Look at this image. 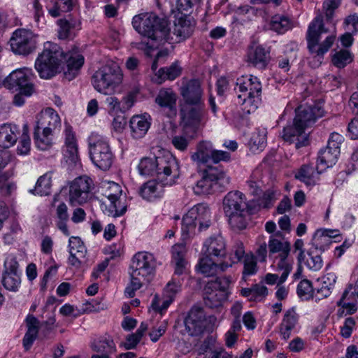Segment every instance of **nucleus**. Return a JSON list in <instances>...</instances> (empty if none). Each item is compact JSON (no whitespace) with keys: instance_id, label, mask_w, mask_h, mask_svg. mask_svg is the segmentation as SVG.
<instances>
[{"instance_id":"obj_35","label":"nucleus","mask_w":358,"mask_h":358,"mask_svg":"<svg viewBox=\"0 0 358 358\" xmlns=\"http://www.w3.org/2000/svg\"><path fill=\"white\" fill-rule=\"evenodd\" d=\"M18 128L16 125L3 124L0 126V146L8 148L17 141Z\"/></svg>"},{"instance_id":"obj_4","label":"nucleus","mask_w":358,"mask_h":358,"mask_svg":"<svg viewBox=\"0 0 358 358\" xmlns=\"http://www.w3.org/2000/svg\"><path fill=\"white\" fill-rule=\"evenodd\" d=\"M156 261L152 254L147 252H137L132 258L130 266L131 281L125 289V294L133 297L135 292L151 280L155 274Z\"/></svg>"},{"instance_id":"obj_31","label":"nucleus","mask_w":358,"mask_h":358,"mask_svg":"<svg viewBox=\"0 0 358 358\" xmlns=\"http://www.w3.org/2000/svg\"><path fill=\"white\" fill-rule=\"evenodd\" d=\"M200 172L205 175V177L210 180L216 186L224 187L230 182V179L227 176L224 170L217 166H206Z\"/></svg>"},{"instance_id":"obj_14","label":"nucleus","mask_w":358,"mask_h":358,"mask_svg":"<svg viewBox=\"0 0 358 358\" xmlns=\"http://www.w3.org/2000/svg\"><path fill=\"white\" fill-rule=\"evenodd\" d=\"M194 24L190 20L185 17H180L174 22L172 29L164 28V31H159L162 35V44L165 43H179L189 37L194 31Z\"/></svg>"},{"instance_id":"obj_29","label":"nucleus","mask_w":358,"mask_h":358,"mask_svg":"<svg viewBox=\"0 0 358 358\" xmlns=\"http://www.w3.org/2000/svg\"><path fill=\"white\" fill-rule=\"evenodd\" d=\"M289 253L278 255L273 257V261L271 266L275 271H282L278 284H282L287 280L292 269L293 260L289 257Z\"/></svg>"},{"instance_id":"obj_39","label":"nucleus","mask_w":358,"mask_h":358,"mask_svg":"<svg viewBox=\"0 0 358 358\" xmlns=\"http://www.w3.org/2000/svg\"><path fill=\"white\" fill-rule=\"evenodd\" d=\"M53 133L34 127V141L36 147L41 150H47L52 145Z\"/></svg>"},{"instance_id":"obj_16","label":"nucleus","mask_w":358,"mask_h":358,"mask_svg":"<svg viewBox=\"0 0 358 358\" xmlns=\"http://www.w3.org/2000/svg\"><path fill=\"white\" fill-rule=\"evenodd\" d=\"M36 43L34 34L23 29H17L10 39V48L17 55L30 54L35 50Z\"/></svg>"},{"instance_id":"obj_28","label":"nucleus","mask_w":358,"mask_h":358,"mask_svg":"<svg viewBox=\"0 0 358 358\" xmlns=\"http://www.w3.org/2000/svg\"><path fill=\"white\" fill-rule=\"evenodd\" d=\"M299 320V316L294 308L287 310L279 326V333L284 340L290 338L292 331L295 329Z\"/></svg>"},{"instance_id":"obj_40","label":"nucleus","mask_w":358,"mask_h":358,"mask_svg":"<svg viewBox=\"0 0 358 358\" xmlns=\"http://www.w3.org/2000/svg\"><path fill=\"white\" fill-rule=\"evenodd\" d=\"M292 27L291 20L285 15L276 14L271 17L269 28L278 34H284Z\"/></svg>"},{"instance_id":"obj_12","label":"nucleus","mask_w":358,"mask_h":358,"mask_svg":"<svg viewBox=\"0 0 358 358\" xmlns=\"http://www.w3.org/2000/svg\"><path fill=\"white\" fill-rule=\"evenodd\" d=\"M231 282L230 276L216 278L208 282L204 288L203 301L206 306L217 308L222 306L229 296L228 289Z\"/></svg>"},{"instance_id":"obj_8","label":"nucleus","mask_w":358,"mask_h":358,"mask_svg":"<svg viewBox=\"0 0 358 358\" xmlns=\"http://www.w3.org/2000/svg\"><path fill=\"white\" fill-rule=\"evenodd\" d=\"M90 157L93 164L101 170L111 166L114 155L106 137L92 132L88 138Z\"/></svg>"},{"instance_id":"obj_21","label":"nucleus","mask_w":358,"mask_h":358,"mask_svg":"<svg viewBox=\"0 0 358 358\" xmlns=\"http://www.w3.org/2000/svg\"><path fill=\"white\" fill-rule=\"evenodd\" d=\"M180 287L181 285L179 280L177 281L173 278L167 283L164 289V298L162 304H160V299L158 296L155 295L151 303L152 308L162 314L173 301L176 294L180 291Z\"/></svg>"},{"instance_id":"obj_30","label":"nucleus","mask_w":358,"mask_h":358,"mask_svg":"<svg viewBox=\"0 0 358 358\" xmlns=\"http://www.w3.org/2000/svg\"><path fill=\"white\" fill-rule=\"evenodd\" d=\"M340 154V150L336 147H329L321 150L317 160V169L324 171L329 167H331L336 164L338 157Z\"/></svg>"},{"instance_id":"obj_19","label":"nucleus","mask_w":358,"mask_h":358,"mask_svg":"<svg viewBox=\"0 0 358 358\" xmlns=\"http://www.w3.org/2000/svg\"><path fill=\"white\" fill-rule=\"evenodd\" d=\"M185 330L190 336L200 335L205 329L206 320L203 308L194 306L185 319Z\"/></svg>"},{"instance_id":"obj_62","label":"nucleus","mask_w":358,"mask_h":358,"mask_svg":"<svg viewBox=\"0 0 358 358\" xmlns=\"http://www.w3.org/2000/svg\"><path fill=\"white\" fill-rule=\"evenodd\" d=\"M252 301H261L267 296L268 289L264 285L256 284L252 287Z\"/></svg>"},{"instance_id":"obj_24","label":"nucleus","mask_w":358,"mask_h":358,"mask_svg":"<svg viewBox=\"0 0 358 358\" xmlns=\"http://www.w3.org/2000/svg\"><path fill=\"white\" fill-rule=\"evenodd\" d=\"M202 252L211 257H224L226 255V243L220 236H211L203 243Z\"/></svg>"},{"instance_id":"obj_60","label":"nucleus","mask_w":358,"mask_h":358,"mask_svg":"<svg viewBox=\"0 0 358 358\" xmlns=\"http://www.w3.org/2000/svg\"><path fill=\"white\" fill-rule=\"evenodd\" d=\"M341 0H325L323 3V10H324L327 21L331 20L335 10L340 5Z\"/></svg>"},{"instance_id":"obj_52","label":"nucleus","mask_w":358,"mask_h":358,"mask_svg":"<svg viewBox=\"0 0 358 358\" xmlns=\"http://www.w3.org/2000/svg\"><path fill=\"white\" fill-rule=\"evenodd\" d=\"M29 126L24 124L22 134L17 146V153L20 155H27L30 150V138L29 136Z\"/></svg>"},{"instance_id":"obj_44","label":"nucleus","mask_w":358,"mask_h":358,"mask_svg":"<svg viewBox=\"0 0 358 358\" xmlns=\"http://www.w3.org/2000/svg\"><path fill=\"white\" fill-rule=\"evenodd\" d=\"M199 272L208 277L215 275L218 271V264L215 263L211 257L204 255L200 259L197 265Z\"/></svg>"},{"instance_id":"obj_54","label":"nucleus","mask_w":358,"mask_h":358,"mask_svg":"<svg viewBox=\"0 0 358 358\" xmlns=\"http://www.w3.org/2000/svg\"><path fill=\"white\" fill-rule=\"evenodd\" d=\"M266 144V132L264 130L254 133L250 138V145L252 149L262 150Z\"/></svg>"},{"instance_id":"obj_11","label":"nucleus","mask_w":358,"mask_h":358,"mask_svg":"<svg viewBox=\"0 0 358 358\" xmlns=\"http://www.w3.org/2000/svg\"><path fill=\"white\" fill-rule=\"evenodd\" d=\"M180 124L186 133L196 134L208 120L205 105H184L180 110Z\"/></svg>"},{"instance_id":"obj_1","label":"nucleus","mask_w":358,"mask_h":358,"mask_svg":"<svg viewBox=\"0 0 358 358\" xmlns=\"http://www.w3.org/2000/svg\"><path fill=\"white\" fill-rule=\"evenodd\" d=\"M64 62L66 63V68L64 69V77L70 81L78 74L84 64V57L79 54L65 55L57 44L47 42L36 59L35 69L41 78L50 79L60 72Z\"/></svg>"},{"instance_id":"obj_63","label":"nucleus","mask_w":358,"mask_h":358,"mask_svg":"<svg viewBox=\"0 0 358 358\" xmlns=\"http://www.w3.org/2000/svg\"><path fill=\"white\" fill-rule=\"evenodd\" d=\"M355 325L356 322L353 317L346 318L343 326L341 329V334L342 336L345 338H350Z\"/></svg>"},{"instance_id":"obj_51","label":"nucleus","mask_w":358,"mask_h":358,"mask_svg":"<svg viewBox=\"0 0 358 358\" xmlns=\"http://www.w3.org/2000/svg\"><path fill=\"white\" fill-rule=\"evenodd\" d=\"M69 252L71 255H79L80 257H85L87 250L79 237L72 236L69 241Z\"/></svg>"},{"instance_id":"obj_9","label":"nucleus","mask_w":358,"mask_h":358,"mask_svg":"<svg viewBox=\"0 0 358 358\" xmlns=\"http://www.w3.org/2000/svg\"><path fill=\"white\" fill-rule=\"evenodd\" d=\"M122 81V71L116 64L101 66L95 71L92 78V83L94 89L104 94L113 92Z\"/></svg>"},{"instance_id":"obj_7","label":"nucleus","mask_w":358,"mask_h":358,"mask_svg":"<svg viewBox=\"0 0 358 358\" xmlns=\"http://www.w3.org/2000/svg\"><path fill=\"white\" fill-rule=\"evenodd\" d=\"M237 94V102L243 106L247 113L255 111L260 101L262 85L257 77L245 76L237 78L234 88Z\"/></svg>"},{"instance_id":"obj_23","label":"nucleus","mask_w":358,"mask_h":358,"mask_svg":"<svg viewBox=\"0 0 358 358\" xmlns=\"http://www.w3.org/2000/svg\"><path fill=\"white\" fill-rule=\"evenodd\" d=\"M34 127L54 133L61 127V119L54 109L47 108L36 116Z\"/></svg>"},{"instance_id":"obj_26","label":"nucleus","mask_w":358,"mask_h":358,"mask_svg":"<svg viewBox=\"0 0 358 358\" xmlns=\"http://www.w3.org/2000/svg\"><path fill=\"white\" fill-rule=\"evenodd\" d=\"M248 58V62L254 66L262 69L268 65L270 55L262 45H252L249 48Z\"/></svg>"},{"instance_id":"obj_18","label":"nucleus","mask_w":358,"mask_h":358,"mask_svg":"<svg viewBox=\"0 0 358 358\" xmlns=\"http://www.w3.org/2000/svg\"><path fill=\"white\" fill-rule=\"evenodd\" d=\"M108 199V203H106V208L113 217L122 215L127 210L125 205L122 203V190L120 186L114 182H110L108 189L105 194Z\"/></svg>"},{"instance_id":"obj_58","label":"nucleus","mask_w":358,"mask_h":358,"mask_svg":"<svg viewBox=\"0 0 358 358\" xmlns=\"http://www.w3.org/2000/svg\"><path fill=\"white\" fill-rule=\"evenodd\" d=\"M313 287L310 280H301L297 287V294L302 299L307 300L312 296Z\"/></svg>"},{"instance_id":"obj_15","label":"nucleus","mask_w":358,"mask_h":358,"mask_svg":"<svg viewBox=\"0 0 358 358\" xmlns=\"http://www.w3.org/2000/svg\"><path fill=\"white\" fill-rule=\"evenodd\" d=\"M92 186V180L87 176L75 178L69 186V201L70 204L78 206L86 203L90 198Z\"/></svg>"},{"instance_id":"obj_25","label":"nucleus","mask_w":358,"mask_h":358,"mask_svg":"<svg viewBox=\"0 0 358 358\" xmlns=\"http://www.w3.org/2000/svg\"><path fill=\"white\" fill-rule=\"evenodd\" d=\"M150 124V115L144 113L143 115H134L129 121L132 137L136 139L143 138L148 132Z\"/></svg>"},{"instance_id":"obj_2","label":"nucleus","mask_w":358,"mask_h":358,"mask_svg":"<svg viewBox=\"0 0 358 358\" xmlns=\"http://www.w3.org/2000/svg\"><path fill=\"white\" fill-rule=\"evenodd\" d=\"M134 28L141 34L148 38L136 44L138 49L143 50L148 56H152V51L159 45H162V35L159 31H164L168 25V22L164 18H159L152 13H145L135 15L133 17Z\"/></svg>"},{"instance_id":"obj_37","label":"nucleus","mask_w":358,"mask_h":358,"mask_svg":"<svg viewBox=\"0 0 358 358\" xmlns=\"http://www.w3.org/2000/svg\"><path fill=\"white\" fill-rule=\"evenodd\" d=\"M58 37L60 39L72 38L76 36L75 31L80 29V23L78 20L59 19L57 20Z\"/></svg>"},{"instance_id":"obj_64","label":"nucleus","mask_w":358,"mask_h":358,"mask_svg":"<svg viewBox=\"0 0 358 358\" xmlns=\"http://www.w3.org/2000/svg\"><path fill=\"white\" fill-rule=\"evenodd\" d=\"M106 103L109 108V113L111 115H117L122 113L121 103L115 96H108L106 99Z\"/></svg>"},{"instance_id":"obj_56","label":"nucleus","mask_w":358,"mask_h":358,"mask_svg":"<svg viewBox=\"0 0 358 358\" xmlns=\"http://www.w3.org/2000/svg\"><path fill=\"white\" fill-rule=\"evenodd\" d=\"M352 61L350 52L345 50L336 52L332 57V62L334 66L338 68H343Z\"/></svg>"},{"instance_id":"obj_57","label":"nucleus","mask_w":358,"mask_h":358,"mask_svg":"<svg viewBox=\"0 0 358 358\" xmlns=\"http://www.w3.org/2000/svg\"><path fill=\"white\" fill-rule=\"evenodd\" d=\"M280 195V192L275 189H268L260 199L259 206L264 208H268L273 206L274 201Z\"/></svg>"},{"instance_id":"obj_43","label":"nucleus","mask_w":358,"mask_h":358,"mask_svg":"<svg viewBox=\"0 0 358 358\" xmlns=\"http://www.w3.org/2000/svg\"><path fill=\"white\" fill-rule=\"evenodd\" d=\"M269 257H275L274 255H284L290 252V244L289 242L278 239L275 236H271L268 243Z\"/></svg>"},{"instance_id":"obj_20","label":"nucleus","mask_w":358,"mask_h":358,"mask_svg":"<svg viewBox=\"0 0 358 358\" xmlns=\"http://www.w3.org/2000/svg\"><path fill=\"white\" fill-rule=\"evenodd\" d=\"M295 123H299L303 129L311 127L317 118L323 116L324 110L318 105L300 106L296 110Z\"/></svg>"},{"instance_id":"obj_3","label":"nucleus","mask_w":358,"mask_h":358,"mask_svg":"<svg viewBox=\"0 0 358 358\" xmlns=\"http://www.w3.org/2000/svg\"><path fill=\"white\" fill-rule=\"evenodd\" d=\"M138 170L142 176H156L157 180L165 185L175 184L179 177L178 162L170 155L143 157L138 165Z\"/></svg>"},{"instance_id":"obj_48","label":"nucleus","mask_w":358,"mask_h":358,"mask_svg":"<svg viewBox=\"0 0 358 358\" xmlns=\"http://www.w3.org/2000/svg\"><path fill=\"white\" fill-rule=\"evenodd\" d=\"M181 68L176 63L169 67L161 68L157 76L160 79V83L166 79L173 80L180 75Z\"/></svg>"},{"instance_id":"obj_27","label":"nucleus","mask_w":358,"mask_h":358,"mask_svg":"<svg viewBox=\"0 0 358 358\" xmlns=\"http://www.w3.org/2000/svg\"><path fill=\"white\" fill-rule=\"evenodd\" d=\"M171 185L163 184V182H161L156 178L143 184L139 189V194L143 199L148 201H153L162 196L164 187Z\"/></svg>"},{"instance_id":"obj_53","label":"nucleus","mask_w":358,"mask_h":358,"mask_svg":"<svg viewBox=\"0 0 358 358\" xmlns=\"http://www.w3.org/2000/svg\"><path fill=\"white\" fill-rule=\"evenodd\" d=\"M257 271V265L255 256L252 254H246L243 259V277L254 275Z\"/></svg>"},{"instance_id":"obj_13","label":"nucleus","mask_w":358,"mask_h":358,"mask_svg":"<svg viewBox=\"0 0 358 358\" xmlns=\"http://www.w3.org/2000/svg\"><path fill=\"white\" fill-rule=\"evenodd\" d=\"M34 74L32 69L24 67L13 71L6 78L4 85L10 90L17 87L20 93L30 96L34 91L33 79Z\"/></svg>"},{"instance_id":"obj_34","label":"nucleus","mask_w":358,"mask_h":358,"mask_svg":"<svg viewBox=\"0 0 358 358\" xmlns=\"http://www.w3.org/2000/svg\"><path fill=\"white\" fill-rule=\"evenodd\" d=\"M27 331L23 338V346L26 350H29L36 340L38 330L39 321L33 315H28L26 319Z\"/></svg>"},{"instance_id":"obj_47","label":"nucleus","mask_w":358,"mask_h":358,"mask_svg":"<svg viewBox=\"0 0 358 358\" xmlns=\"http://www.w3.org/2000/svg\"><path fill=\"white\" fill-rule=\"evenodd\" d=\"M2 284L9 291L16 292L21 283L19 272L3 273Z\"/></svg>"},{"instance_id":"obj_50","label":"nucleus","mask_w":358,"mask_h":358,"mask_svg":"<svg viewBox=\"0 0 358 358\" xmlns=\"http://www.w3.org/2000/svg\"><path fill=\"white\" fill-rule=\"evenodd\" d=\"M184 134L180 135H176L172 138L171 142L173 146L180 150L185 151L189 142L196 136V134H192L190 133H186L183 130Z\"/></svg>"},{"instance_id":"obj_38","label":"nucleus","mask_w":358,"mask_h":358,"mask_svg":"<svg viewBox=\"0 0 358 358\" xmlns=\"http://www.w3.org/2000/svg\"><path fill=\"white\" fill-rule=\"evenodd\" d=\"M155 102L162 108H168L173 113H176V94L171 89L161 90Z\"/></svg>"},{"instance_id":"obj_42","label":"nucleus","mask_w":358,"mask_h":358,"mask_svg":"<svg viewBox=\"0 0 358 358\" xmlns=\"http://www.w3.org/2000/svg\"><path fill=\"white\" fill-rule=\"evenodd\" d=\"M336 279L337 277L334 273H328L318 279L319 287L317 288V293L322 297L326 298L329 296L335 286Z\"/></svg>"},{"instance_id":"obj_55","label":"nucleus","mask_w":358,"mask_h":358,"mask_svg":"<svg viewBox=\"0 0 358 358\" xmlns=\"http://www.w3.org/2000/svg\"><path fill=\"white\" fill-rule=\"evenodd\" d=\"M339 236L338 230L324 229L322 231H317L314 236V242L329 243L331 238H336Z\"/></svg>"},{"instance_id":"obj_6","label":"nucleus","mask_w":358,"mask_h":358,"mask_svg":"<svg viewBox=\"0 0 358 358\" xmlns=\"http://www.w3.org/2000/svg\"><path fill=\"white\" fill-rule=\"evenodd\" d=\"M222 203L231 227L235 230L245 229L250 215L245 194L239 191L229 192L224 197Z\"/></svg>"},{"instance_id":"obj_32","label":"nucleus","mask_w":358,"mask_h":358,"mask_svg":"<svg viewBox=\"0 0 358 358\" xmlns=\"http://www.w3.org/2000/svg\"><path fill=\"white\" fill-rule=\"evenodd\" d=\"M325 250L324 245H319V243L314 242L313 247L308 252V257L306 259L305 264L312 271H317L322 268L323 261L320 253Z\"/></svg>"},{"instance_id":"obj_46","label":"nucleus","mask_w":358,"mask_h":358,"mask_svg":"<svg viewBox=\"0 0 358 358\" xmlns=\"http://www.w3.org/2000/svg\"><path fill=\"white\" fill-rule=\"evenodd\" d=\"M51 175L46 173L38 179L34 189L30 192L41 196L48 195L51 192Z\"/></svg>"},{"instance_id":"obj_61","label":"nucleus","mask_w":358,"mask_h":358,"mask_svg":"<svg viewBox=\"0 0 358 358\" xmlns=\"http://www.w3.org/2000/svg\"><path fill=\"white\" fill-rule=\"evenodd\" d=\"M245 256V250L243 243L238 241L235 243L230 257V260L232 263H237L242 259H244Z\"/></svg>"},{"instance_id":"obj_59","label":"nucleus","mask_w":358,"mask_h":358,"mask_svg":"<svg viewBox=\"0 0 358 358\" xmlns=\"http://www.w3.org/2000/svg\"><path fill=\"white\" fill-rule=\"evenodd\" d=\"M19 264L14 254H7L3 263V273L19 272Z\"/></svg>"},{"instance_id":"obj_36","label":"nucleus","mask_w":358,"mask_h":358,"mask_svg":"<svg viewBox=\"0 0 358 358\" xmlns=\"http://www.w3.org/2000/svg\"><path fill=\"white\" fill-rule=\"evenodd\" d=\"M213 150L210 141H203L197 145L196 151L192 155L191 158L198 164H205L210 159Z\"/></svg>"},{"instance_id":"obj_41","label":"nucleus","mask_w":358,"mask_h":358,"mask_svg":"<svg viewBox=\"0 0 358 358\" xmlns=\"http://www.w3.org/2000/svg\"><path fill=\"white\" fill-rule=\"evenodd\" d=\"M91 348L97 353H105L110 355L116 350L115 343L110 336H104L94 341Z\"/></svg>"},{"instance_id":"obj_49","label":"nucleus","mask_w":358,"mask_h":358,"mask_svg":"<svg viewBox=\"0 0 358 358\" xmlns=\"http://www.w3.org/2000/svg\"><path fill=\"white\" fill-rule=\"evenodd\" d=\"M215 187L216 185L201 173V179L196 182L194 187V192L196 194H208L215 192Z\"/></svg>"},{"instance_id":"obj_10","label":"nucleus","mask_w":358,"mask_h":358,"mask_svg":"<svg viewBox=\"0 0 358 358\" xmlns=\"http://www.w3.org/2000/svg\"><path fill=\"white\" fill-rule=\"evenodd\" d=\"M211 224V213L205 203H199L193 206L183 216L182 232L183 235L190 236L195 234L196 227L201 231L207 229Z\"/></svg>"},{"instance_id":"obj_33","label":"nucleus","mask_w":358,"mask_h":358,"mask_svg":"<svg viewBox=\"0 0 358 358\" xmlns=\"http://www.w3.org/2000/svg\"><path fill=\"white\" fill-rule=\"evenodd\" d=\"M316 170L312 165H303L296 173L295 178L307 186H313L317 182L319 174L322 172L320 169L316 168Z\"/></svg>"},{"instance_id":"obj_5","label":"nucleus","mask_w":358,"mask_h":358,"mask_svg":"<svg viewBox=\"0 0 358 358\" xmlns=\"http://www.w3.org/2000/svg\"><path fill=\"white\" fill-rule=\"evenodd\" d=\"M328 31L324 26L323 16L317 15L310 23L306 34V40L309 52L313 55V60L310 64L314 67H318L322 62L324 55L329 51L334 44L336 36L334 34L328 36L324 41L319 43L321 34Z\"/></svg>"},{"instance_id":"obj_22","label":"nucleus","mask_w":358,"mask_h":358,"mask_svg":"<svg viewBox=\"0 0 358 358\" xmlns=\"http://www.w3.org/2000/svg\"><path fill=\"white\" fill-rule=\"evenodd\" d=\"M281 136L285 141L295 143L296 148L306 145L308 141V134L299 123H295L294 119L292 124L284 127Z\"/></svg>"},{"instance_id":"obj_45","label":"nucleus","mask_w":358,"mask_h":358,"mask_svg":"<svg viewBox=\"0 0 358 358\" xmlns=\"http://www.w3.org/2000/svg\"><path fill=\"white\" fill-rule=\"evenodd\" d=\"M57 227L66 236L70 235L66 222L69 220L68 208L64 203H60L56 210Z\"/></svg>"},{"instance_id":"obj_17","label":"nucleus","mask_w":358,"mask_h":358,"mask_svg":"<svg viewBox=\"0 0 358 358\" xmlns=\"http://www.w3.org/2000/svg\"><path fill=\"white\" fill-rule=\"evenodd\" d=\"M185 105H205L203 100V90L201 81L198 79H192L182 83L180 89Z\"/></svg>"}]
</instances>
